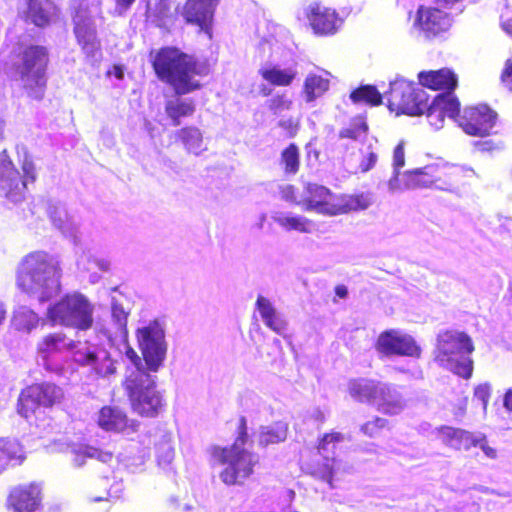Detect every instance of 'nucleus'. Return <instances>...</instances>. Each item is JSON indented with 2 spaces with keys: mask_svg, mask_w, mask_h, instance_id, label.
<instances>
[{
  "mask_svg": "<svg viewBox=\"0 0 512 512\" xmlns=\"http://www.w3.org/2000/svg\"><path fill=\"white\" fill-rule=\"evenodd\" d=\"M151 65L157 78L169 85L176 96L201 89L202 84L196 77L208 72L195 56L174 46L159 48L152 56Z\"/></svg>",
  "mask_w": 512,
  "mask_h": 512,
  "instance_id": "nucleus-1",
  "label": "nucleus"
},
{
  "mask_svg": "<svg viewBox=\"0 0 512 512\" xmlns=\"http://www.w3.org/2000/svg\"><path fill=\"white\" fill-rule=\"evenodd\" d=\"M61 277L59 261L45 251H33L21 260L16 282L22 291L36 294L45 302L60 292Z\"/></svg>",
  "mask_w": 512,
  "mask_h": 512,
  "instance_id": "nucleus-2",
  "label": "nucleus"
},
{
  "mask_svg": "<svg viewBox=\"0 0 512 512\" xmlns=\"http://www.w3.org/2000/svg\"><path fill=\"white\" fill-rule=\"evenodd\" d=\"M300 203L305 211L338 216L367 209L372 204V196L367 192L334 193L324 185L309 182Z\"/></svg>",
  "mask_w": 512,
  "mask_h": 512,
  "instance_id": "nucleus-3",
  "label": "nucleus"
},
{
  "mask_svg": "<svg viewBox=\"0 0 512 512\" xmlns=\"http://www.w3.org/2000/svg\"><path fill=\"white\" fill-rule=\"evenodd\" d=\"M475 347L464 331L447 329L437 335L434 360L453 374L468 380L473 375L474 362L470 355Z\"/></svg>",
  "mask_w": 512,
  "mask_h": 512,
  "instance_id": "nucleus-4",
  "label": "nucleus"
},
{
  "mask_svg": "<svg viewBox=\"0 0 512 512\" xmlns=\"http://www.w3.org/2000/svg\"><path fill=\"white\" fill-rule=\"evenodd\" d=\"M131 409L141 417L155 418L165 410L166 401L157 389L156 377L147 371H131L123 381Z\"/></svg>",
  "mask_w": 512,
  "mask_h": 512,
  "instance_id": "nucleus-5",
  "label": "nucleus"
},
{
  "mask_svg": "<svg viewBox=\"0 0 512 512\" xmlns=\"http://www.w3.org/2000/svg\"><path fill=\"white\" fill-rule=\"evenodd\" d=\"M135 335L146 367L142 365L138 353L128 345L125 355L135 366L133 371L156 373L163 365L167 353L165 331L162 324L158 320L150 321L146 326L138 328Z\"/></svg>",
  "mask_w": 512,
  "mask_h": 512,
  "instance_id": "nucleus-6",
  "label": "nucleus"
},
{
  "mask_svg": "<svg viewBox=\"0 0 512 512\" xmlns=\"http://www.w3.org/2000/svg\"><path fill=\"white\" fill-rule=\"evenodd\" d=\"M49 61L48 48L43 45H27L19 54V63L15 64L14 68L31 100L40 101L44 98Z\"/></svg>",
  "mask_w": 512,
  "mask_h": 512,
  "instance_id": "nucleus-7",
  "label": "nucleus"
},
{
  "mask_svg": "<svg viewBox=\"0 0 512 512\" xmlns=\"http://www.w3.org/2000/svg\"><path fill=\"white\" fill-rule=\"evenodd\" d=\"M207 453L211 466L227 465L220 473L221 480L227 485L240 483L253 473L251 455L236 442L225 447L212 445Z\"/></svg>",
  "mask_w": 512,
  "mask_h": 512,
  "instance_id": "nucleus-8",
  "label": "nucleus"
},
{
  "mask_svg": "<svg viewBox=\"0 0 512 512\" xmlns=\"http://www.w3.org/2000/svg\"><path fill=\"white\" fill-rule=\"evenodd\" d=\"M93 306L80 293H68L48 309V318L54 324L88 330L93 325Z\"/></svg>",
  "mask_w": 512,
  "mask_h": 512,
  "instance_id": "nucleus-9",
  "label": "nucleus"
},
{
  "mask_svg": "<svg viewBox=\"0 0 512 512\" xmlns=\"http://www.w3.org/2000/svg\"><path fill=\"white\" fill-rule=\"evenodd\" d=\"M62 389L54 383H33L23 388L18 396L17 413L28 421L41 418L42 409H50L63 399Z\"/></svg>",
  "mask_w": 512,
  "mask_h": 512,
  "instance_id": "nucleus-10",
  "label": "nucleus"
},
{
  "mask_svg": "<svg viewBox=\"0 0 512 512\" xmlns=\"http://www.w3.org/2000/svg\"><path fill=\"white\" fill-rule=\"evenodd\" d=\"M69 14L76 44L83 54L87 57H94L100 53L102 44L87 1L71 0Z\"/></svg>",
  "mask_w": 512,
  "mask_h": 512,
  "instance_id": "nucleus-11",
  "label": "nucleus"
},
{
  "mask_svg": "<svg viewBox=\"0 0 512 512\" xmlns=\"http://www.w3.org/2000/svg\"><path fill=\"white\" fill-rule=\"evenodd\" d=\"M388 107L391 111L408 115L424 114L428 96L422 87L403 78H396L390 83V89L385 93Z\"/></svg>",
  "mask_w": 512,
  "mask_h": 512,
  "instance_id": "nucleus-12",
  "label": "nucleus"
},
{
  "mask_svg": "<svg viewBox=\"0 0 512 512\" xmlns=\"http://www.w3.org/2000/svg\"><path fill=\"white\" fill-rule=\"evenodd\" d=\"M344 441L341 432L331 431L321 435L315 445L317 454L321 459L313 460L308 464L309 474L315 479L324 481L333 487V479L336 474L337 460L334 456H327L330 451L334 453L337 444Z\"/></svg>",
  "mask_w": 512,
  "mask_h": 512,
  "instance_id": "nucleus-13",
  "label": "nucleus"
},
{
  "mask_svg": "<svg viewBox=\"0 0 512 512\" xmlns=\"http://www.w3.org/2000/svg\"><path fill=\"white\" fill-rule=\"evenodd\" d=\"M376 351L382 356L419 358L421 348L410 335L390 329L381 332L375 342Z\"/></svg>",
  "mask_w": 512,
  "mask_h": 512,
  "instance_id": "nucleus-14",
  "label": "nucleus"
},
{
  "mask_svg": "<svg viewBox=\"0 0 512 512\" xmlns=\"http://www.w3.org/2000/svg\"><path fill=\"white\" fill-rule=\"evenodd\" d=\"M219 2L220 0H185L179 13L186 24L197 26L211 38L214 15Z\"/></svg>",
  "mask_w": 512,
  "mask_h": 512,
  "instance_id": "nucleus-15",
  "label": "nucleus"
},
{
  "mask_svg": "<svg viewBox=\"0 0 512 512\" xmlns=\"http://www.w3.org/2000/svg\"><path fill=\"white\" fill-rule=\"evenodd\" d=\"M405 162H395L393 176L388 181L391 192H401L418 189L431 185L434 176L429 171L430 166L416 169H404Z\"/></svg>",
  "mask_w": 512,
  "mask_h": 512,
  "instance_id": "nucleus-16",
  "label": "nucleus"
},
{
  "mask_svg": "<svg viewBox=\"0 0 512 512\" xmlns=\"http://www.w3.org/2000/svg\"><path fill=\"white\" fill-rule=\"evenodd\" d=\"M497 114L487 105L466 108L456 120L466 134L486 136L494 127Z\"/></svg>",
  "mask_w": 512,
  "mask_h": 512,
  "instance_id": "nucleus-17",
  "label": "nucleus"
},
{
  "mask_svg": "<svg viewBox=\"0 0 512 512\" xmlns=\"http://www.w3.org/2000/svg\"><path fill=\"white\" fill-rule=\"evenodd\" d=\"M24 4L22 19L39 29L50 27L61 14V9L54 0H24Z\"/></svg>",
  "mask_w": 512,
  "mask_h": 512,
  "instance_id": "nucleus-18",
  "label": "nucleus"
},
{
  "mask_svg": "<svg viewBox=\"0 0 512 512\" xmlns=\"http://www.w3.org/2000/svg\"><path fill=\"white\" fill-rule=\"evenodd\" d=\"M42 504V490L36 483L14 486L8 493L6 507L13 512H35Z\"/></svg>",
  "mask_w": 512,
  "mask_h": 512,
  "instance_id": "nucleus-19",
  "label": "nucleus"
},
{
  "mask_svg": "<svg viewBox=\"0 0 512 512\" xmlns=\"http://www.w3.org/2000/svg\"><path fill=\"white\" fill-rule=\"evenodd\" d=\"M1 189L8 208L16 206L25 199L26 182L14 169L13 162H0Z\"/></svg>",
  "mask_w": 512,
  "mask_h": 512,
  "instance_id": "nucleus-20",
  "label": "nucleus"
},
{
  "mask_svg": "<svg viewBox=\"0 0 512 512\" xmlns=\"http://www.w3.org/2000/svg\"><path fill=\"white\" fill-rule=\"evenodd\" d=\"M98 426L106 432H136L139 423L130 420L127 413L115 405H104L100 408L97 417Z\"/></svg>",
  "mask_w": 512,
  "mask_h": 512,
  "instance_id": "nucleus-21",
  "label": "nucleus"
},
{
  "mask_svg": "<svg viewBox=\"0 0 512 512\" xmlns=\"http://www.w3.org/2000/svg\"><path fill=\"white\" fill-rule=\"evenodd\" d=\"M306 16L318 35L334 34L340 25L336 11L317 2L307 7Z\"/></svg>",
  "mask_w": 512,
  "mask_h": 512,
  "instance_id": "nucleus-22",
  "label": "nucleus"
},
{
  "mask_svg": "<svg viewBox=\"0 0 512 512\" xmlns=\"http://www.w3.org/2000/svg\"><path fill=\"white\" fill-rule=\"evenodd\" d=\"M460 103L453 93H442L434 97L431 104L427 103L424 111L426 113L429 123L440 129L443 126L445 116L454 118L459 112Z\"/></svg>",
  "mask_w": 512,
  "mask_h": 512,
  "instance_id": "nucleus-23",
  "label": "nucleus"
},
{
  "mask_svg": "<svg viewBox=\"0 0 512 512\" xmlns=\"http://www.w3.org/2000/svg\"><path fill=\"white\" fill-rule=\"evenodd\" d=\"M373 404L379 412L392 416L403 410L405 400L397 391L396 386L379 381Z\"/></svg>",
  "mask_w": 512,
  "mask_h": 512,
  "instance_id": "nucleus-24",
  "label": "nucleus"
},
{
  "mask_svg": "<svg viewBox=\"0 0 512 512\" xmlns=\"http://www.w3.org/2000/svg\"><path fill=\"white\" fill-rule=\"evenodd\" d=\"M415 25L420 28L426 37H431L446 31L450 26V20L439 9L421 7L418 10Z\"/></svg>",
  "mask_w": 512,
  "mask_h": 512,
  "instance_id": "nucleus-25",
  "label": "nucleus"
},
{
  "mask_svg": "<svg viewBox=\"0 0 512 512\" xmlns=\"http://www.w3.org/2000/svg\"><path fill=\"white\" fill-rule=\"evenodd\" d=\"M74 360L82 366H90L101 377L114 374L116 368L107 352L96 353L89 349H78L74 352Z\"/></svg>",
  "mask_w": 512,
  "mask_h": 512,
  "instance_id": "nucleus-26",
  "label": "nucleus"
},
{
  "mask_svg": "<svg viewBox=\"0 0 512 512\" xmlns=\"http://www.w3.org/2000/svg\"><path fill=\"white\" fill-rule=\"evenodd\" d=\"M436 437L441 443L455 450L467 451L477 443L473 433L446 425L436 429Z\"/></svg>",
  "mask_w": 512,
  "mask_h": 512,
  "instance_id": "nucleus-27",
  "label": "nucleus"
},
{
  "mask_svg": "<svg viewBox=\"0 0 512 512\" xmlns=\"http://www.w3.org/2000/svg\"><path fill=\"white\" fill-rule=\"evenodd\" d=\"M418 79L422 87L432 90H448L450 93L457 85V78L449 69L420 72Z\"/></svg>",
  "mask_w": 512,
  "mask_h": 512,
  "instance_id": "nucleus-28",
  "label": "nucleus"
},
{
  "mask_svg": "<svg viewBox=\"0 0 512 512\" xmlns=\"http://www.w3.org/2000/svg\"><path fill=\"white\" fill-rule=\"evenodd\" d=\"M378 382L371 378H352L347 383V392L356 402L373 404Z\"/></svg>",
  "mask_w": 512,
  "mask_h": 512,
  "instance_id": "nucleus-29",
  "label": "nucleus"
},
{
  "mask_svg": "<svg viewBox=\"0 0 512 512\" xmlns=\"http://www.w3.org/2000/svg\"><path fill=\"white\" fill-rule=\"evenodd\" d=\"M164 110L167 118L170 120V124L177 127L182 124L184 119L194 115L196 105L191 99H182L180 96H177L165 102Z\"/></svg>",
  "mask_w": 512,
  "mask_h": 512,
  "instance_id": "nucleus-30",
  "label": "nucleus"
},
{
  "mask_svg": "<svg viewBox=\"0 0 512 512\" xmlns=\"http://www.w3.org/2000/svg\"><path fill=\"white\" fill-rule=\"evenodd\" d=\"M175 137L183 144L189 153L195 156L199 155V153L205 149L202 133L197 127H183L175 133Z\"/></svg>",
  "mask_w": 512,
  "mask_h": 512,
  "instance_id": "nucleus-31",
  "label": "nucleus"
},
{
  "mask_svg": "<svg viewBox=\"0 0 512 512\" xmlns=\"http://www.w3.org/2000/svg\"><path fill=\"white\" fill-rule=\"evenodd\" d=\"M25 459L23 446L15 439L0 440V461L6 464H20Z\"/></svg>",
  "mask_w": 512,
  "mask_h": 512,
  "instance_id": "nucleus-32",
  "label": "nucleus"
},
{
  "mask_svg": "<svg viewBox=\"0 0 512 512\" xmlns=\"http://www.w3.org/2000/svg\"><path fill=\"white\" fill-rule=\"evenodd\" d=\"M258 310L265 324L273 331L280 333L284 327V320L277 314L270 301L264 297L258 296Z\"/></svg>",
  "mask_w": 512,
  "mask_h": 512,
  "instance_id": "nucleus-33",
  "label": "nucleus"
},
{
  "mask_svg": "<svg viewBox=\"0 0 512 512\" xmlns=\"http://www.w3.org/2000/svg\"><path fill=\"white\" fill-rule=\"evenodd\" d=\"M328 89V79L312 73L307 75L303 85V94L306 102H313L316 98L322 96Z\"/></svg>",
  "mask_w": 512,
  "mask_h": 512,
  "instance_id": "nucleus-34",
  "label": "nucleus"
},
{
  "mask_svg": "<svg viewBox=\"0 0 512 512\" xmlns=\"http://www.w3.org/2000/svg\"><path fill=\"white\" fill-rule=\"evenodd\" d=\"M261 75L264 80L273 85L288 86L295 79L297 72L293 68L281 69L279 66H273L263 68Z\"/></svg>",
  "mask_w": 512,
  "mask_h": 512,
  "instance_id": "nucleus-35",
  "label": "nucleus"
},
{
  "mask_svg": "<svg viewBox=\"0 0 512 512\" xmlns=\"http://www.w3.org/2000/svg\"><path fill=\"white\" fill-rule=\"evenodd\" d=\"M66 335L62 332H54L44 336L37 344L39 353L47 356L60 352L65 346Z\"/></svg>",
  "mask_w": 512,
  "mask_h": 512,
  "instance_id": "nucleus-36",
  "label": "nucleus"
},
{
  "mask_svg": "<svg viewBox=\"0 0 512 512\" xmlns=\"http://www.w3.org/2000/svg\"><path fill=\"white\" fill-rule=\"evenodd\" d=\"M287 432L288 427L282 422L262 427L259 434V443L261 445L278 444L286 439Z\"/></svg>",
  "mask_w": 512,
  "mask_h": 512,
  "instance_id": "nucleus-37",
  "label": "nucleus"
},
{
  "mask_svg": "<svg viewBox=\"0 0 512 512\" xmlns=\"http://www.w3.org/2000/svg\"><path fill=\"white\" fill-rule=\"evenodd\" d=\"M354 103L365 102L371 105L382 103V96L375 86L365 85L354 90L350 95Z\"/></svg>",
  "mask_w": 512,
  "mask_h": 512,
  "instance_id": "nucleus-38",
  "label": "nucleus"
},
{
  "mask_svg": "<svg viewBox=\"0 0 512 512\" xmlns=\"http://www.w3.org/2000/svg\"><path fill=\"white\" fill-rule=\"evenodd\" d=\"M13 322L18 330H30L37 324L38 318L33 311L20 308L14 312Z\"/></svg>",
  "mask_w": 512,
  "mask_h": 512,
  "instance_id": "nucleus-39",
  "label": "nucleus"
},
{
  "mask_svg": "<svg viewBox=\"0 0 512 512\" xmlns=\"http://www.w3.org/2000/svg\"><path fill=\"white\" fill-rule=\"evenodd\" d=\"M278 223L287 230H296L299 232H310L311 221L300 216H284L278 219Z\"/></svg>",
  "mask_w": 512,
  "mask_h": 512,
  "instance_id": "nucleus-40",
  "label": "nucleus"
},
{
  "mask_svg": "<svg viewBox=\"0 0 512 512\" xmlns=\"http://www.w3.org/2000/svg\"><path fill=\"white\" fill-rule=\"evenodd\" d=\"M388 427V420L375 416L371 420L366 421L360 427V431L367 437L374 438L378 436L381 430Z\"/></svg>",
  "mask_w": 512,
  "mask_h": 512,
  "instance_id": "nucleus-41",
  "label": "nucleus"
},
{
  "mask_svg": "<svg viewBox=\"0 0 512 512\" xmlns=\"http://www.w3.org/2000/svg\"><path fill=\"white\" fill-rule=\"evenodd\" d=\"M154 21L157 22L159 26H162L167 23V21H171L174 19V15L171 12V7L169 3L165 0H160L155 4V8L153 10Z\"/></svg>",
  "mask_w": 512,
  "mask_h": 512,
  "instance_id": "nucleus-42",
  "label": "nucleus"
},
{
  "mask_svg": "<svg viewBox=\"0 0 512 512\" xmlns=\"http://www.w3.org/2000/svg\"><path fill=\"white\" fill-rule=\"evenodd\" d=\"M291 105V100L287 99L284 95L276 96L268 102L269 109L275 114L289 110Z\"/></svg>",
  "mask_w": 512,
  "mask_h": 512,
  "instance_id": "nucleus-43",
  "label": "nucleus"
},
{
  "mask_svg": "<svg viewBox=\"0 0 512 512\" xmlns=\"http://www.w3.org/2000/svg\"><path fill=\"white\" fill-rule=\"evenodd\" d=\"M367 125L364 122H360L359 124L343 129L340 132V136L342 138H351L357 140L366 134Z\"/></svg>",
  "mask_w": 512,
  "mask_h": 512,
  "instance_id": "nucleus-44",
  "label": "nucleus"
},
{
  "mask_svg": "<svg viewBox=\"0 0 512 512\" xmlns=\"http://www.w3.org/2000/svg\"><path fill=\"white\" fill-rule=\"evenodd\" d=\"M86 455L103 463L111 462L114 456L112 451L103 450L97 447H88L86 450Z\"/></svg>",
  "mask_w": 512,
  "mask_h": 512,
  "instance_id": "nucleus-45",
  "label": "nucleus"
},
{
  "mask_svg": "<svg viewBox=\"0 0 512 512\" xmlns=\"http://www.w3.org/2000/svg\"><path fill=\"white\" fill-rule=\"evenodd\" d=\"M281 198L290 203L301 205V198L298 196L297 189L292 185H285L280 188Z\"/></svg>",
  "mask_w": 512,
  "mask_h": 512,
  "instance_id": "nucleus-46",
  "label": "nucleus"
},
{
  "mask_svg": "<svg viewBox=\"0 0 512 512\" xmlns=\"http://www.w3.org/2000/svg\"><path fill=\"white\" fill-rule=\"evenodd\" d=\"M476 444L474 447H477L479 446L482 451L485 453V455L491 459H494L496 458L497 456V452L494 448H492L491 446H489L487 440H486V436L485 435H481L479 437H476Z\"/></svg>",
  "mask_w": 512,
  "mask_h": 512,
  "instance_id": "nucleus-47",
  "label": "nucleus"
},
{
  "mask_svg": "<svg viewBox=\"0 0 512 512\" xmlns=\"http://www.w3.org/2000/svg\"><path fill=\"white\" fill-rule=\"evenodd\" d=\"M279 126L285 129L290 136L295 135L297 129H298V121L293 118L281 120L279 122Z\"/></svg>",
  "mask_w": 512,
  "mask_h": 512,
  "instance_id": "nucleus-48",
  "label": "nucleus"
},
{
  "mask_svg": "<svg viewBox=\"0 0 512 512\" xmlns=\"http://www.w3.org/2000/svg\"><path fill=\"white\" fill-rule=\"evenodd\" d=\"M474 395L486 405L490 397L489 387L487 385L478 386L474 391Z\"/></svg>",
  "mask_w": 512,
  "mask_h": 512,
  "instance_id": "nucleus-49",
  "label": "nucleus"
},
{
  "mask_svg": "<svg viewBox=\"0 0 512 512\" xmlns=\"http://www.w3.org/2000/svg\"><path fill=\"white\" fill-rule=\"evenodd\" d=\"M115 4V9L118 14H124L127 12L131 6L135 3L136 0H113Z\"/></svg>",
  "mask_w": 512,
  "mask_h": 512,
  "instance_id": "nucleus-50",
  "label": "nucleus"
},
{
  "mask_svg": "<svg viewBox=\"0 0 512 512\" xmlns=\"http://www.w3.org/2000/svg\"><path fill=\"white\" fill-rule=\"evenodd\" d=\"M502 81L506 87L512 91V62L508 61L502 74Z\"/></svg>",
  "mask_w": 512,
  "mask_h": 512,
  "instance_id": "nucleus-51",
  "label": "nucleus"
},
{
  "mask_svg": "<svg viewBox=\"0 0 512 512\" xmlns=\"http://www.w3.org/2000/svg\"><path fill=\"white\" fill-rule=\"evenodd\" d=\"M283 160H298V148L291 144L282 152Z\"/></svg>",
  "mask_w": 512,
  "mask_h": 512,
  "instance_id": "nucleus-52",
  "label": "nucleus"
},
{
  "mask_svg": "<svg viewBox=\"0 0 512 512\" xmlns=\"http://www.w3.org/2000/svg\"><path fill=\"white\" fill-rule=\"evenodd\" d=\"M476 148L479 150V151H494L496 149H498L499 147L494 145V143L491 141V140H487V141H482V142H477L476 143Z\"/></svg>",
  "mask_w": 512,
  "mask_h": 512,
  "instance_id": "nucleus-53",
  "label": "nucleus"
},
{
  "mask_svg": "<svg viewBox=\"0 0 512 512\" xmlns=\"http://www.w3.org/2000/svg\"><path fill=\"white\" fill-rule=\"evenodd\" d=\"M404 146H405V143L403 141H401L395 148H394V151H393V160H404Z\"/></svg>",
  "mask_w": 512,
  "mask_h": 512,
  "instance_id": "nucleus-54",
  "label": "nucleus"
},
{
  "mask_svg": "<svg viewBox=\"0 0 512 512\" xmlns=\"http://www.w3.org/2000/svg\"><path fill=\"white\" fill-rule=\"evenodd\" d=\"M503 406L509 412H512V389H508L503 397Z\"/></svg>",
  "mask_w": 512,
  "mask_h": 512,
  "instance_id": "nucleus-55",
  "label": "nucleus"
},
{
  "mask_svg": "<svg viewBox=\"0 0 512 512\" xmlns=\"http://www.w3.org/2000/svg\"><path fill=\"white\" fill-rule=\"evenodd\" d=\"M336 296H338L341 299H344L348 295V289L345 285L339 284L334 289Z\"/></svg>",
  "mask_w": 512,
  "mask_h": 512,
  "instance_id": "nucleus-56",
  "label": "nucleus"
},
{
  "mask_svg": "<svg viewBox=\"0 0 512 512\" xmlns=\"http://www.w3.org/2000/svg\"><path fill=\"white\" fill-rule=\"evenodd\" d=\"M299 169V162H285V172L288 174H294Z\"/></svg>",
  "mask_w": 512,
  "mask_h": 512,
  "instance_id": "nucleus-57",
  "label": "nucleus"
},
{
  "mask_svg": "<svg viewBox=\"0 0 512 512\" xmlns=\"http://www.w3.org/2000/svg\"><path fill=\"white\" fill-rule=\"evenodd\" d=\"M108 75L113 74L117 79L122 80L124 78V71L120 65L115 64L112 72L108 71Z\"/></svg>",
  "mask_w": 512,
  "mask_h": 512,
  "instance_id": "nucleus-58",
  "label": "nucleus"
},
{
  "mask_svg": "<svg viewBox=\"0 0 512 512\" xmlns=\"http://www.w3.org/2000/svg\"><path fill=\"white\" fill-rule=\"evenodd\" d=\"M504 31L512 36V19L507 20L502 25Z\"/></svg>",
  "mask_w": 512,
  "mask_h": 512,
  "instance_id": "nucleus-59",
  "label": "nucleus"
},
{
  "mask_svg": "<svg viewBox=\"0 0 512 512\" xmlns=\"http://www.w3.org/2000/svg\"><path fill=\"white\" fill-rule=\"evenodd\" d=\"M33 162H24L23 170L28 174L29 171L33 168Z\"/></svg>",
  "mask_w": 512,
  "mask_h": 512,
  "instance_id": "nucleus-60",
  "label": "nucleus"
},
{
  "mask_svg": "<svg viewBox=\"0 0 512 512\" xmlns=\"http://www.w3.org/2000/svg\"><path fill=\"white\" fill-rule=\"evenodd\" d=\"M5 319V311L4 309L0 306V324L2 323V321Z\"/></svg>",
  "mask_w": 512,
  "mask_h": 512,
  "instance_id": "nucleus-61",
  "label": "nucleus"
},
{
  "mask_svg": "<svg viewBox=\"0 0 512 512\" xmlns=\"http://www.w3.org/2000/svg\"><path fill=\"white\" fill-rule=\"evenodd\" d=\"M123 320H124V322L121 325L124 328V330L126 331V320H127V316L126 315H124Z\"/></svg>",
  "mask_w": 512,
  "mask_h": 512,
  "instance_id": "nucleus-62",
  "label": "nucleus"
},
{
  "mask_svg": "<svg viewBox=\"0 0 512 512\" xmlns=\"http://www.w3.org/2000/svg\"><path fill=\"white\" fill-rule=\"evenodd\" d=\"M261 91L264 95H269L271 92V90H267L266 88H263Z\"/></svg>",
  "mask_w": 512,
  "mask_h": 512,
  "instance_id": "nucleus-63",
  "label": "nucleus"
},
{
  "mask_svg": "<svg viewBox=\"0 0 512 512\" xmlns=\"http://www.w3.org/2000/svg\"><path fill=\"white\" fill-rule=\"evenodd\" d=\"M371 163L372 162H369L366 167L362 168V171H367L370 167H371Z\"/></svg>",
  "mask_w": 512,
  "mask_h": 512,
  "instance_id": "nucleus-64",
  "label": "nucleus"
}]
</instances>
